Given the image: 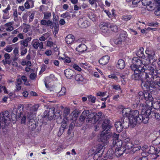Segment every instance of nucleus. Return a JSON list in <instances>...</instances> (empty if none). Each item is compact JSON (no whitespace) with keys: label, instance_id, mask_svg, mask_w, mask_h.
<instances>
[{"label":"nucleus","instance_id":"1","mask_svg":"<svg viewBox=\"0 0 160 160\" xmlns=\"http://www.w3.org/2000/svg\"><path fill=\"white\" fill-rule=\"evenodd\" d=\"M153 69L152 70H148L144 72H141L140 74H138L139 77L138 78H131L135 80H138L140 79L142 81L144 79L146 80L144 82H142L141 86L144 90V92H147L150 91V87L155 88L152 86V84L153 83L155 85H157L160 88V77H157L156 75H153ZM160 90V88H159Z\"/></svg>","mask_w":160,"mask_h":160},{"label":"nucleus","instance_id":"2","mask_svg":"<svg viewBox=\"0 0 160 160\" xmlns=\"http://www.w3.org/2000/svg\"><path fill=\"white\" fill-rule=\"evenodd\" d=\"M153 98L152 97L149 98V101L147 100V103L144 107V104H141L142 107L141 112V117L142 118V121L144 123H147L149 119V115L151 112L152 108L155 109H160V101L155 102H153Z\"/></svg>","mask_w":160,"mask_h":160},{"label":"nucleus","instance_id":"3","mask_svg":"<svg viewBox=\"0 0 160 160\" xmlns=\"http://www.w3.org/2000/svg\"><path fill=\"white\" fill-rule=\"evenodd\" d=\"M132 64L130 66L131 69L134 71V73L132 75L131 78H138L139 75L141 72H144L148 70H152L153 68L149 64L144 65L142 64L141 60L137 57H134L132 59Z\"/></svg>","mask_w":160,"mask_h":160},{"label":"nucleus","instance_id":"4","mask_svg":"<svg viewBox=\"0 0 160 160\" xmlns=\"http://www.w3.org/2000/svg\"><path fill=\"white\" fill-rule=\"evenodd\" d=\"M123 116L122 118L128 119L131 125L132 126H135L137 123L142 122V118L141 117V113L139 114V111L137 110L131 111L130 108H123L122 111Z\"/></svg>","mask_w":160,"mask_h":160},{"label":"nucleus","instance_id":"5","mask_svg":"<svg viewBox=\"0 0 160 160\" xmlns=\"http://www.w3.org/2000/svg\"><path fill=\"white\" fill-rule=\"evenodd\" d=\"M63 108V106L60 105L49 108L44 112L43 118L48 120H50L52 119L54 116L60 117L62 112L61 110Z\"/></svg>","mask_w":160,"mask_h":160},{"label":"nucleus","instance_id":"6","mask_svg":"<svg viewBox=\"0 0 160 160\" xmlns=\"http://www.w3.org/2000/svg\"><path fill=\"white\" fill-rule=\"evenodd\" d=\"M147 146H144L142 148L143 152L145 153L146 155L147 156L149 154L155 155V157L153 159H155L158 156V154L160 152V147L155 148L153 146L149 147L148 148H147Z\"/></svg>","mask_w":160,"mask_h":160},{"label":"nucleus","instance_id":"7","mask_svg":"<svg viewBox=\"0 0 160 160\" xmlns=\"http://www.w3.org/2000/svg\"><path fill=\"white\" fill-rule=\"evenodd\" d=\"M39 107V104H34L33 105L31 104H26L25 106V108L28 111L27 117L29 115L30 117H31L32 115H34V117H35V113Z\"/></svg>","mask_w":160,"mask_h":160},{"label":"nucleus","instance_id":"8","mask_svg":"<svg viewBox=\"0 0 160 160\" xmlns=\"http://www.w3.org/2000/svg\"><path fill=\"white\" fill-rule=\"evenodd\" d=\"M122 147H123L125 150L132 148H133V151H137L140 149V148L138 147L136 148V145H134L132 142L130 141L129 139L128 138L124 140Z\"/></svg>","mask_w":160,"mask_h":160},{"label":"nucleus","instance_id":"9","mask_svg":"<svg viewBox=\"0 0 160 160\" xmlns=\"http://www.w3.org/2000/svg\"><path fill=\"white\" fill-rule=\"evenodd\" d=\"M70 113V109L68 108H64L63 111V118L62 121L61 122V127L63 129L67 128L68 127L69 124L68 120L67 117Z\"/></svg>","mask_w":160,"mask_h":160},{"label":"nucleus","instance_id":"10","mask_svg":"<svg viewBox=\"0 0 160 160\" xmlns=\"http://www.w3.org/2000/svg\"><path fill=\"white\" fill-rule=\"evenodd\" d=\"M30 115L27 117V119L28 120V125L29 129L31 131H34L36 127V120L35 119L34 115H32L31 117Z\"/></svg>","mask_w":160,"mask_h":160},{"label":"nucleus","instance_id":"11","mask_svg":"<svg viewBox=\"0 0 160 160\" xmlns=\"http://www.w3.org/2000/svg\"><path fill=\"white\" fill-rule=\"evenodd\" d=\"M102 34L106 37L111 34L110 31L108 29L109 24L108 22H102L100 25Z\"/></svg>","mask_w":160,"mask_h":160},{"label":"nucleus","instance_id":"12","mask_svg":"<svg viewBox=\"0 0 160 160\" xmlns=\"http://www.w3.org/2000/svg\"><path fill=\"white\" fill-rule=\"evenodd\" d=\"M24 105L23 104H19L17 108L13 109L12 113L13 114L16 118H19L22 115L23 112Z\"/></svg>","mask_w":160,"mask_h":160},{"label":"nucleus","instance_id":"13","mask_svg":"<svg viewBox=\"0 0 160 160\" xmlns=\"http://www.w3.org/2000/svg\"><path fill=\"white\" fill-rule=\"evenodd\" d=\"M138 96L140 99V100H142L144 102H145L146 105L147 104V100L149 101V98L152 96L151 92H147L145 91L143 92L142 91L139 92L138 93Z\"/></svg>","mask_w":160,"mask_h":160},{"label":"nucleus","instance_id":"14","mask_svg":"<svg viewBox=\"0 0 160 160\" xmlns=\"http://www.w3.org/2000/svg\"><path fill=\"white\" fill-rule=\"evenodd\" d=\"M109 132H103L102 131L98 141L102 143L103 145H106L108 142V140L109 138Z\"/></svg>","mask_w":160,"mask_h":160},{"label":"nucleus","instance_id":"15","mask_svg":"<svg viewBox=\"0 0 160 160\" xmlns=\"http://www.w3.org/2000/svg\"><path fill=\"white\" fill-rule=\"evenodd\" d=\"M78 24L80 27L82 28H85L89 26L90 25V22L85 17L80 18L78 20Z\"/></svg>","mask_w":160,"mask_h":160},{"label":"nucleus","instance_id":"16","mask_svg":"<svg viewBox=\"0 0 160 160\" xmlns=\"http://www.w3.org/2000/svg\"><path fill=\"white\" fill-rule=\"evenodd\" d=\"M90 112L89 110L84 111L80 116L78 120L79 122H78L76 124V126L77 127L81 126L84 123L85 119L87 118V114Z\"/></svg>","mask_w":160,"mask_h":160},{"label":"nucleus","instance_id":"17","mask_svg":"<svg viewBox=\"0 0 160 160\" xmlns=\"http://www.w3.org/2000/svg\"><path fill=\"white\" fill-rule=\"evenodd\" d=\"M9 112L5 111L0 113V129L1 127V123L5 124L7 121V118L9 117Z\"/></svg>","mask_w":160,"mask_h":160},{"label":"nucleus","instance_id":"18","mask_svg":"<svg viewBox=\"0 0 160 160\" xmlns=\"http://www.w3.org/2000/svg\"><path fill=\"white\" fill-rule=\"evenodd\" d=\"M125 118H122L120 120V122L122 123V126L121 127H120V128L118 127V126H117L118 128V129L119 131H122L123 130V129H126L128 128L129 125L131 126L132 127H134L135 126H132L131 125L129 121L128 120V122H127L126 121H125L124 119Z\"/></svg>","mask_w":160,"mask_h":160},{"label":"nucleus","instance_id":"19","mask_svg":"<svg viewBox=\"0 0 160 160\" xmlns=\"http://www.w3.org/2000/svg\"><path fill=\"white\" fill-rule=\"evenodd\" d=\"M102 127L103 132H109L110 129L112 126L110 123V120L109 119H105L104 120L102 124Z\"/></svg>","mask_w":160,"mask_h":160},{"label":"nucleus","instance_id":"20","mask_svg":"<svg viewBox=\"0 0 160 160\" xmlns=\"http://www.w3.org/2000/svg\"><path fill=\"white\" fill-rule=\"evenodd\" d=\"M87 114L86 118V122H92L94 124L98 121V119L96 118V116L93 113H89Z\"/></svg>","mask_w":160,"mask_h":160},{"label":"nucleus","instance_id":"21","mask_svg":"<svg viewBox=\"0 0 160 160\" xmlns=\"http://www.w3.org/2000/svg\"><path fill=\"white\" fill-rule=\"evenodd\" d=\"M11 9V7L9 4H8L7 7L2 10L3 12L2 18L4 19H7L10 18V13L9 11Z\"/></svg>","mask_w":160,"mask_h":160},{"label":"nucleus","instance_id":"22","mask_svg":"<svg viewBox=\"0 0 160 160\" xmlns=\"http://www.w3.org/2000/svg\"><path fill=\"white\" fill-rule=\"evenodd\" d=\"M132 18V15L128 12H124L122 16L121 19L122 20L127 22L130 20Z\"/></svg>","mask_w":160,"mask_h":160},{"label":"nucleus","instance_id":"23","mask_svg":"<svg viewBox=\"0 0 160 160\" xmlns=\"http://www.w3.org/2000/svg\"><path fill=\"white\" fill-rule=\"evenodd\" d=\"M110 57L108 55L104 56L100 58L98 61L99 63L103 66L107 64L109 62Z\"/></svg>","mask_w":160,"mask_h":160},{"label":"nucleus","instance_id":"24","mask_svg":"<svg viewBox=\"0 0 160 160\" xmlns=\"http://www.w3.org/2000/svg\"><path fill=\"white\" fill-rule=\"evenodd\" d=\"M125 151L123 147H122L119 148L116 147L114 154L117 157H118L122 155Z\"/></svg>","mask_w":160,"mask_h":160},{"label":"nucleus","instance_id":"25","mask_svg":"<svg viewBox=\"0 0 160 160\" xmlns=\"http://www.w3.org/2000/svg\"><path fill=\"white\" fill-rule=\"evenodd\" d=\"M76 50L78 52H83L87 50V47L84 44L81 43L76 47Z\"/></svg>","mask_w":160,"mask_h":160},{"label":"nucleus","instance_id":"26","mask_svg":"<svg viewBox=\"0 0 160 160\" xmlns=\"http://www.w3.org/2000/svg\"><path fill=\"white\" fill-rule=\"evenodd\" d=\"M143 50V48L142 47H141L139 48V49L136 51V55L139 58H145V56L144 54Z\"/></svg>","mask_w":160,"mask_h":160},{"label":"nucleus","instance_id":"27","mask_svg":"<svg viewBox=\"0 0 160 160\" xmlns=\"http://www.w3.org/2000/svg\"><path fill=\"white\" fill-rule=\"evenodd\" d=\"M66 42L68 44L72 43L75 40L74 36L72 34L68 35L65 38Z\"/></svg>","mask_w":160,"mask_h":160},{"label":"nucleus","instance_id":"28","mask_svg":"<svg viewBox=\"0 0 160 160\" xmlns=\"http://www.w3.org/2000/svg\"><path fill=\"white\" fill-rule=\"evenodd\" d=\"M24 5L26 9L32 8L34 6V2L32 0H26Z\"/></svg>","mask_w":160,"mask_h":160},{"label":"nucleus","instance_id":"29","mask_svg":"<svg viewBox=\"0 0 160 160\" xmlns=\"http://www.w3.org/2000/svg\"><path fill=\"white\" fill-rule=\"evenodd\" d=\"M125 66V61L122 59H119L116 65L117 68L120 69H124Z\"/></svg>","mask_w":160,"mask_h":160},{"label":"nucleus","instance_id":"30","mask_svg":"<svg viewBox=\"0 0 160 160\" xmlns=\"http://www.w3.org/2000/svg\"><path fill=\"white\" fill-rule=\"evenodd\" d=\"M64 74L67 78L71 79L73 76L74 72L71 69H67L64 71Z\"/></svg>","mask_w":160,"mask_h":160},{"label":"nucleus","instance_id":"31","mask_svg":"<svg viewBox=\"0 0 160 160\" xmlns=\"http://www.w3.org/2000/svg\"><path fill=\"white\" fill-rule=\"evenodd\" d=\"M31 40V37H28L20 41L19 42L21 46L24 47H28V42Z\"/></svg>","mask_w":160,"mask_h":160},{"label":"nucleus","instance_id":"32","mask_svg":"<svg viewBox=\"0 0 160 160\" xmlns=\"http://www.w3.org/2000/svg\"><path fill=\"white\" fill-rule=\"evenodd\" d=\"M113 151L112 148L109 149L107 152L105 158H106L112 159L113 158Z\"/></svg>","mask_w":160,"mask_h":160},{"label":"nucleus","instance_id":"33","mask_svg":"<svg viewBox=\"0 0 160 160\" xmlns=\"http://www.w3.org/2000/svg\"><path fill=\"white\" fill-rule=\"evenodd\" d=\"M16 81V88L17 90L19 91L21 89V85L22 84V82L20 78H18Z\"/></svg>","mask_w":160,"mask_h":160},{"label":"nucleus","instance_id":"34","mask_svg":"<svg viewBox=\"0 0 160 160\" xmlns=\"http://www.w3.org/2000/svg\"><path fill=\"white\" fill-rule=\"evenodd\" d=\"M151 115V116L152 117H154L158 120H160V113L155 112L154 111H151V112L150 113L149 115Z\"/></svg>","mask_w":160,"mask_h":160},{"label":"nucleus","instance_id":"35","mask_svg":"<svg viewBox=\"0 0 160 160\" xmlns=\"http://www.w3.org/2000/svg\"><path fill=\"white\" fill-rule=\"evenodd\" d=\"M148 58L150 62L153 63L156 61V59L155 57V53L154 52L152 54L148 53Z\"/></svg>","mask_w":160,"mask_h":160},{"label":"nucleus","instance_id":"36","mask_svg":"<svg viewBox=\"0 0 160 160\" xmlns=\"http://www.w3.org/2000/svg\"><path fill=\"white\" fill-rule=\"evenodd\" d=\"M75 79L76 81L80 83L83 82L84 78L81 75L78 74L75 76Z\"/></svg>","mask_w":160,"mask_h":160},{"label":"nucleus","instance_id":"37","mask_svg":"<svg viewBox=\"0 0 160 160\" xmlns=\"http://www.w3.org/2000/svg\"><path fill=\"white\" fill-rule=\"evenodd\" d=\"M122 143L123 142H122L121 141H119L118 139V140L116 141H113L112 144L115 147L119 148L120 147H122Z\"/></svg>","mask_w":160,"mask_h":160},{"label":"nucleus","instance_id":"38","mask_svg":"<svg viewBox=\"0 0 160 160\" xmlns=\"http://www.w3.org/2000/svg\"><path fill=\"white\" fill-rule=\"evenodd\" d=\"M152 143L154 146H159L158 147H160V137H157L155 139L152 141Z\"/></svg>","mask_w":160,"mask_h":160},{"label":"nucleus","instance_id":"39","mask_svg":"<svg viewBox=\"0 0 160 160\" xmlns=\"http://www.w3.org/2000/svg\"><path fill=\"white\" fill-rule=\"evenodd\" d=\"M66 88L64 87H62L61 90L57 94L58 96L59 97L64 95L66 93Z\"/></svg>","mask_w":160,"mask_h":160},{"label":"nucleus","instance_id":"40","mask_svg":"<svg viewBox=\"0 0 160 160\" xmlns=\"http://www.w3.org/2000/svg\"><path fill=\"white\" fill-rule=\"evenodd\" d=\"M53 18L55 19V25L54 27V32L55 33V34H57L59 30V25L58 22H57V21L56 20V17H53Z\"/></svg>","mask_w":160,"mask_h":160},{"label":"nucleus","instance_id":"41","mask_svg":"<svg viewBox=\"0 0 160 160\" xmlns=\"http://www.w3.org/2000/svg\"><path fill=\"white\" fill-rule=\"evenodd\" d=\"M48 77H46L44 78V82L46 87L48 89H49L50 87L49 84L52 81L51 80L48 79Z\"/></svg>","mask_w":160,"mask_h":160},{"label":"nucleus","instance_id":"42","mask_svg":"<svg viewBox=\"0 0 160 160\" xmlns=\"http://www.w3.org/2000/svg\"><path fill=\"white\" fill-rule=\"evenodd\" d=\"M103 146V145H102L101 144H98L96 152L99 153H101V155H102V152H103V151H102V149Z\"/></svg>","mask_w":160,"mask_h":160},{"label":"nucleus","instance_id":"43","mask_svg":"<svg viewBox=\"0 0 160 160\" xmlns=\"http://www.w3.org/2000/svg\"><path fill=\"white\" fill-rule=\"evenodd\" d=\"M39 41L38 39H36L33 41L32 44L33 47L35 49H37L39 47Z\"/></svg>","mask_w":160,"mask_h":160},{"label":"nucleus","instance_id":"44","mask_svg":"<svg viewBox=\"0 0 160 160\" xmlns=\"http://www.w3.org/2000/svg\"><path fill=\"white\" fill-rule=\"evenodd\" d=\"M60 17L63 18H67V19H69L71 17V14L68 12H65L61 14Z\"/></svg>","mask_w":160,"mask_h":160},{"label":"nucleus","instance_id":"45","mask_svg":"<svg viewBox=\"0 0 160 160\" xmlns=\"http://www.w3.org/2000/svg\"><path fill=\"white\" fill-rule=\"evenodd\" d=\"M88 101L91 102L92 103H95L96 99V98L92 95H89L88 97Z\"/></svg>","mask_w":160,"mask_h":160},{"label":"nucleus","instance_id":"46","mask_svg":"<svg viewBox=\"0 0 160 160\" xmlns=\"http://www.w3.org/2000/svg\"><path fill=\"white\" fill-rule=\"evenodd\" d=\"M154 13L156 16H160V5H157Z\"/></svg>","mask_w":160,"mask_h":160},{"label":"nucleus","instance_id":"47","mask_svg":"<svg viewBox=\"0 0 160 160\" xmlns=\"http://www.w3.org/2000/svg\"><path fill=\"white\" fill-rule=\"evenodd\" d=\"M102 155L99 153L96 152L93 157V159L94 160H98L100 159Z\"/></svg>","mask_w":160,"mask_h":160},{"label":"nucleus","instance_id":"48","mask_svg":"<svg viewBox=\"0 0 160 160\" xmlns=\"http://www.w3.org/2000/svg\"><path fill=\"white\" fill-rule=\"evenodd\" d=\"M110 28H111V30L113 32H116L118 31L117 26L114 24L110 25Z\"/></svg>","mask_w":160,"mask_h":160},{"label":"nucleus","instance_id":"49","mask_svg":"<svg viewBox=\"0 0 160 160\" xmlns=\"http://www.w3.org/2000/svg\"><path fill=\"white\" fill-rule=\"evenodd\" d=\"M124 40H122V38L119 36L118 38L115 40L114 42L116 44H120L122 43V42Z\"/></svg>","mask_w":160,"mask_h":160},{"label":"nucleus","instance_id":"50","mask_svg":"<svg viewBox=\"0 0 160 160\" xmlns=\"http://www.w3.org/2000/svg\"><path fill=\"white\" fill-rule=\"evenodd\" d=\"M128 36V34L126 32L123 31L121 33L119 36L122 39V40H125V38Z\"/></svg>","mask_w":160,"mask_h":160},{"label":"nucleus","instance_id":"51","mask_svg":"<svg viewBox=\"0 0 160 160\" xmlns=\"http://www.w3.org/2000/svg\"><path fill=\"white\" fill-rule=\"evenodd\" d=\"M51 13L50 12H46L44 14V19L48 20L51 17Z\"/></svg>","mask_w":160,"mask_h":160},{"label":"nucleus","instance_id":"52","mask_svg":"<svg viewBox=\"0 0 160 160\" xmlns=\"http://www.w3.org/2000/svg\"><path fill=\"white\" fill-rule=\"evenodd\" d=\"M118 126V127L119 128H120V127H121V126H122V123H121V122H120V121L116 122H115V126L116 128L117 132H120L122 131H119L118 130V128L117 127V126Z\"/></svg>","mask_w":160,"mask_h":160},{"label":"nucleus","instance_id":"53","mask_svg":"<svg viewBox=\"0 0 160 160\" xmlns=\"http://www.w3.org/2000/svg\"><path fill=\"white\" fill-rule=\"evenodd\" d=\"M141 2L143 5L144 6H149L150 1H149V0H142Z\"/></svg>","mask_w":160,"mask_h":160},{"label":"nucleus","instance_id":"54","mask_svg":"<svg viewBox=\"0 0 160 160\" xmlns=\"http://www.w3.org/2000/svg\"><path fill=\"white\" fill-rule=\"evenodd\" d=\"M48 77V79L51 80L52 81H55L57 79V78L55 76V75L53 74H51Z\"/></svg>","mask_w":160,"mask_h":160},{"label":"nucleus","instance_id":"55","mask_svg":"<svg viewBox=\"0 0 160 160\" xmlns=\"http://www.w3.org/2000/svg\"><path fill=\"white\" fill-rule=\"evenodd\" d=\"M109 78L113 79L116 80H117L118 79V77H117L115 73H112L110 75H108Z\"/></svg>","mask_w":160,"mask_h":160},{"label":"nucleus","instance_id":"56","mask_svg":"<svg viewBox=\"0 0 160 160\" xmlns=\"http://www.w3.org/2000/svg\"><path fill=\"white\" fill-rule=\"evenodd\" d=\"M72 68L78 71H81L82 70L81 68L78 65L76 64H74L72 65Z\"/></svg>","mask_w":160,"mask_h":160},{"label":"nucleus","instance_id":"57","mask_svg":"<svg viewBox=\"0 0 160 160\" xmlns=\"http://www.w3.org/2000/svg\"><path fill=\"white\" fill-rule=\"evenodd\" d=\"M104 11L107 14L109 18H112L113 16H114V12L112 13V14H111V12H110L108 10H104Z\"/></svg>","mask_w":160,"mask_h":160},{"label":"nucleus","instance_id":"58","mask_svg":"<svg viewBox=\"0 0 160 160\" xmlns=\"http://www.w3.org/2000/svg\"><path fill=\"white\" fill-rule=\"evenodd\" d=\"M77 123V122L76 121H72L70 124L69 125V129H70L71 130H72L74 127V126H76V124Z\"/></svg>","mask_w":160,"mask_h":160},{"label":"nucleus","instance_id":"59","mask_svg":"<svg viewBox=\"0 0 160 160\" xmlns=\"http://www.w3.org/2000/svg\"><path fill=\"white\" fill-rule=\"evenodd\" d=\"M61 58L62 60H64V62L66 63H69L71 62V59L70 58L68 57H66L65 58L61 57Z\"/></svg>","mask_w":160,"mask_h":160},{"label":"nucleus","instance_id":"60","mask_svg":"<svg viewBox=\"0 0 160 160\" xmlns=\"http://www.w3.org/2000/svg\"><path fill=\"white\" fill-rule=\"evenodd\" d=\"M35 13L34 12H33L32 13L31 15L29 16V22L30 23L33 20L34 17L35 15Z\"/></svg>","mask_w":160,"mask_h":160},{"label":"nucleus","instance_id":"61","mask_svg":"<svg viewBox=\"0 0 160 160\" xmlns=\"http://www.w3.org/2000/svg\"><path fill=\"white\" fill-rule=\"evenodd\" d=\"M53 23L50 20H48V21H47V24H46L47 26H50L51 28H53Z\"/></svg>","mask_w":160,"mask_h":160},{"label":"nucleus","instance_id":"62","mask_svg":"<svg viewBox=\"0 0 160 160\" xmlns=\"http://www.w3.org/2000/svg\"><path fill=\"white\" fill-rule=\"evenodd\" d=\"M37 74L34 73H31L29 76L30 78L32 80H35Z\"/></svg>","mask_w":160,"mask_h":160},{"label":"nucleus","instance_id":"63","mask_svg":"<svg viewBox=\"0 0 160 160\" xmlns=\"http://www.w3.org/2000/svg\"><path fill=\"white\" fill-rule=\"evenodd\" d=\"M112 89L115 90H117L118 89L121 90L120 86L119 85H113L112 86Z\"/></svg>","mask_w":160,"mask_h":160},{"label":"nucleus","instance_id":"64","mask_svg":"<svg viewBox=\"0 0 160 160\" xmlns=\"http://www.w3.org/2000/svg\"><path fill=\"white\" fill-rule=\"evenodd\" d=\"M20 54L21 56H23L26 54L28 51L27 49H24L23 50H20Z\"/></svg>","mask_w":160,"mask_h":160}]
</instances>
